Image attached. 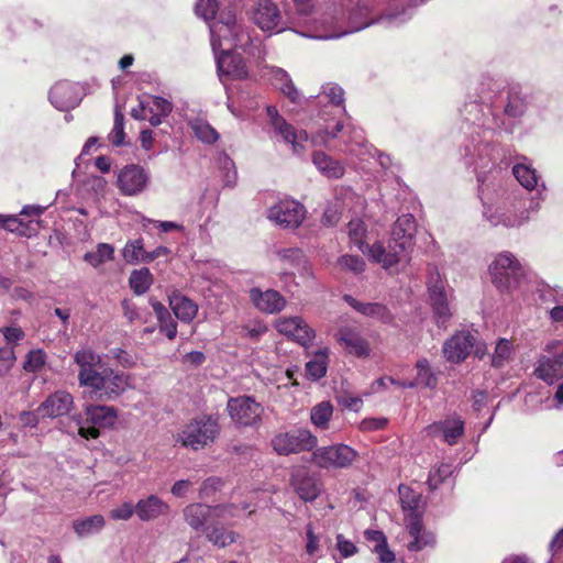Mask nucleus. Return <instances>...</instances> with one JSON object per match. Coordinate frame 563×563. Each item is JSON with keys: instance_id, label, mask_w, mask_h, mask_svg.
Wrapping results in <instances>:
<instances>
[{"instance_id": "f257e3e1", "label": "nucleus", "mask_w": 563, "mask_h": 563, "mask_svg": "<svg viewBox=\"0 0 563 563\" xmlns=\"http://www.w3.org/2000/svg\"><path fill=\"white\" fill-rule=\"evenodd\" d=\"M476 100L464 104L461 110L467 134L461 155L467 166L477 174L478 190L484 199L486 191L500 181L501 163L506 157L504 148L494 143V133L504 125V115L520 118L528 109V99L520 87L503 86L487 79L481 82Z\"/></svg>"}, {"instance_id": "f03ea898", "label": "nucleus", "mask_w": 563, "mask_h": 563, "mask_svg": "<svg viewBox=\"0 0 563 563\" xmlns=\"http://www.w3.org/2000/svg\"><path fill=\"white\" fill-rule=\"evenodd\" d=\"M417 231L416 220L412 214L400 216L391 230L388 245L376 242L368 246L364 242L366 227L360 219L351 220L347 224L350 242L371 260L382 265L384 269H393L398 265H407L411 260Z\"/></svg>"}, {"instance_id": "7ed1b4c3", "label": "nucleus", "mask_w": 563, "mask_h": 563, "mask_svg": "<svg viewBox=\"0 0 563 563\" xmlns=\"http://www.w3.org/2000/svg\"><path fill=\"white\" fill-rule=\"evenodd\" d=\"M410 16L411 9L409 5L405 7L404 4H394L389 5L385 10H380L378 4L372 0H360L350 12L349 29L343 30L338 25L339 20L335 16L327 15L321 21L324 29L322 32L301 34L318 40H332L339 38L349 33L361 31L372 24H382L386 27L399 26L407 22Z\"/></svg>"}, {"instance_id": "20e7f679", "label": "nucleus", "mask_w": 563, "mask_h": 563, "mask_svg": "<svg viewBox=\"0 0 563 563\" xmlns=\"http://www.w3.org/2000/svg\"><path fill=\"white\" fill-rule=\"evenodd\" d=\"M74 360L79 367V385L88 388L96 399H117L130 386V376L124 372L99 367L101 357L91 349L77 351Z\"/></svg>"}, {"instance_id": "39448f33", "label": "nucleus", "mask_w": 563, "mask_h": 563, "mask_svg": "<svg viewBox=\"0 0 563 563\" xmlns=\"http://www.w3.org/2000/svg\"><path fill=\"white\" fill-rule=\"evenodd\" d=\"M311 143L358 157L369 153L371 146L367 144L362 129L354 125L344 126L340 121L332 126L327 124L316 132L311 136Z\"/></svg>"}, {"instance_id": "423d86ee", "label": "nucleus", "mask_w": 563, "mask_h": 563, "mask_svg": "<svg viewBox=\"0 0 563 563\" xmlns=\"http://www.w3.org/2000/svg\"><path fill=\"white\" fill-rule=\"evenodd\" d=\"M489 274L494 286L509 295L522 289L527 276L526 267L508 251L496 255L489 265Z\"/></svg>"}, {"instance_id": "0eeeda50", "label": "nucleus", "mask_w": 563, "mask_h": 563, "mask_svg": "<svg viewBox=\"0 0 563 563\" xmlns=\"http://www.w3.org/2000/svg\"><path fill=\"white\" fill-rule=\"evenodd\" d=\"M219 433L218 419L209 415H201L185 426L179 434V440L184 446L198 451L210 445Z\"/></svg>"}, {"instance_id": "6e6552de", "label": "nucleus", "mask_w": 563, "mask_h": 563, "mask_svg": "<svg viewBox=\"0 0 563 563\" xmlns=\"http://www.w3.org/2000/svg\"><path fill=\"white\" fill-rule=\"evenodd\" d=\"M271 136L291 145L295 154L305 152V143L308 141V133L305 130H296L286 119L279 114L275 106L266 107Z\"/></svg>"}, {"instance_id": "1a4fd4ad", "label": "nucleus", "mask_w": 563, "mask_h": 563, "mask_svg": "<svg viewBox=\"0 0 563 563\" xmlns=\"http://www.w3.org/2000/svg\"><path fill=\"white\" fill-rule=\"evenodd\" d=\"M227 410L232 421L240 427L257 428L264 413L263 406L251 396L231 397Z\"/></svg>"}, {"instance_id": "9d476101", "label": "nucleus", "mask_w": 563, "mask_h": 563, "mask_svg": "<svg viewBox=\"0 0 563 563\" xmlns=\"http://www.w3.org/2000/svg\"><path fill=\"white\" fill-rule=\"evenodd\" d=\"M253 22L264 32L280 33L291 29L273 0H258L252 9Z\"/></svg>"}, {"instance_id": "9b49d317", "label": "nucleus", "mask_w": 563, "mask_h": 563, "mask_svg": "<svg viewBox=\"0 0 563 563\" xmlns=\"http://www.w3.org/2000/svg\"><path fill=\"white\" fill-rule=\"evenodd\" d=\"M318 440L307 429H296L279 433L272 440L274 451L279 455H289L302 451H310L317 446Z\"/></svg>"}, {"instance_id": "f8f14e48", "label": "nucleus", "mask_w": 563, "mask_h": 563, "mask_svg": "<svg viewBox=\"0 0 563 563\" xmlns=\"http://www.w3.org/2000/svg\"><path fill=\"white\" fill-rule=\"evenodd\" d=\"M358 453L347 444L339 443L317 449L312 453L313 462L321 468H347L357 459Z\"/></svg>"}, {"instance_id": "ddd939ff", "label": "nucleus", "mask_w": 563, "mask_h": 563, "mask_svg": "<svg viewBox=\"0 0 563 563\" xmlns=\"http://www.w3.org/2000/svg\"><path fill=\"white\" fill-rule=\"evenodd\" d=\"M86 423L85 426L81 418L77 420L78 432L82 438L95 439L99 435V428L112 427L117 420V410L114 407L88 405L85 409Z\"/></svg>"}, {"instance_id": "4468645a", "label": "nucleus", "mask_w": 563, "mask_h": 563, "mask_svg": "<svg viewBox=\"0 0 563 563\" xmlns=\"http://www.w3.org/2000/svg\"><path fill=\"white\" fill-rule=\"evenodd\" d=\"M428 291L434 322L439 328L446 329L452 317V309L438 272L430 274Z\"/></svg>"}, {"instance_id": "2eb2a0df", "label": "nucleus", "mask_w": 563, "mask_h": 563, "mask_svg": "<svg viewBox=\"0 0 563 563\" xmlns=\"http://www.w3.org/2000/svg\"><path fill=\"white\" fill-rule=\"evenodd\" d=\"M210 35L213 52L222 46V40L241 48H244L250 41L249 35L236 33L235 15L231 11L221 14L220 20L210 25Z\"/></svg>"}, {"instance_id": "dca6fc26", "label": "nucleus", "mask_w": 563, "mask_h": 563, "mask_svg": "<svg viewBox=\"0 0 563 563\" xmlns=\"http://www.w3.org/2000/svg\"><path fill=\"white\" fill-rule=\"evenodd\" d=\"M305 217V207L292 199L280 200L267 209V219L285 229L298 228Z\"/></svg>"}, {"instance_id": "f3484780", "label": "nucleus", "mask_w": 563, "mask_h": 563, "mask_svg": "<svg viewBox=\"0 0 563 563\" xmlns=\"http://www.w3.org/2000/svg\"><path fill=\"white\" fill-rule=\"evenodd\" d=\"M238 506H217L211 507L206 504H190L184 509V518L186 522L196 531L205 530L208 520L216 514L218 517H234Z\"/></svg>"}, {"instance_id": "a211bd4d", "label": "nucleus", "mask_w": 563, "mask_h": 563, "mask_svg": "<svg viewBox=\"0 0 563 563\" xmlns=\"http://www.w3.org/2000/svg\"><path fill=\"white\" fill-rule=\"evenodd\" d=\"M232 46L234 45L229 42L228 48L222 49L221 46L217 52H213L216 56L218 76L221 81H223L224 78L244 79L249 74L244 59L240 54L231 51Z\"/></svg>"}, {"instance_id": "6ab92c4d", "label": "nucleus", "mask_w": 563, "mask_h": 563, "mask_svg": "<svg viewBox=\"0 0 563 563\" xmlns=\"http://www.w3.org/2000/svg\"><path fill=\"white\" fill-rule=\"evenodd\" d=\"M148 183V172L137 164L124 166L118 175V187L124 196L140 195L146 189Z\"/></svg>"}, {"instance_id": "aec40b11", "label": "nucleus", "mask_w": 563, "mask_h": 563, "mask_svg": "<svg viewBox=\"0 0 563 563\" xmlns=\"http://www.w3.org/2000/svg\"><path fill=\"white\" fill-rule=\"evenodd\" d=\"M553 349L539 358L534 369L536 376L548 384L563 378V342H556Z\"/></svg>"}, {"instance_id": "412c9836", "label": "nucleus", "mask_w": 563, "mask_h": 563, "mask_svg": "<svg viewBox=\"0 0 563 563\" xmlns=\"http://www.w3.org/2000/svg\"><path fill=\"white\" fill-rule=\"evenodd\" d=\"M81 98V88L77 84L67 80L56 82L49 90L51 103L60 111L76 108Z\"/></svg>"}, {"instance_id": "4be33fe9", "label": "nucleus", "mask_w": 563, "mask_h": 563, "mask_svg": "<svg viewBox=\"0 0 563 563\" xmlns=\"http://www.w3.org/2000/svg\"><path fill=\"white\" fill-rule=\"evenodd\" d=\"M475 336L468 331H459L443 344V355L448 362L461 363L475 346Z\"/></svg>"}, {"instance_id": "5701e85b", "label": "nucleus", "mask_w": 563, "mask_h": 563, "mask_svg": "<svg viewBox=\"0 0 563 563\" xmlns=\"http://www.w3.org/2000/svg\"><path fill=\"white\" fill-rule=\"evenodd\" d=\"M275 327L280 334L294 339L302 346H307L314 338V331L301 317L279 318Z\"/></svg>"}, {"instance_id": "b1692460", "label": "nucleus", "mask_w": 563, "mask_h": 563, "mask_svg": "<svg viewBox=\"0 0 563 563\" xmlns=\"http://www.w3.org/2000/svg\"><path fill=\"white\" fill-rule=\"evenodd\" d=\"M483 216L493 227L517 228L528 221L526 210H520L518 213L516 205L511 209L484 205Z\"/></svg>"}, {"instance_id": "393cba45", "label": "nucleus", "mask_w": 563, "mask_h": 563, "mask_svg": "<svg viewBox=\"0 0 563 563\" xmlns=\"http://www.w3.org/2000/svg\"><path fill=\"white\" fill-rule=\"evenodd\" d=\"M338 342L356 357H367L371 353L368 341L355 325H343L336 332Z\"/></svg>"}, {"instance_id": "a878e982", "label": "nucleus", "mask_w": 563, "mask_h": 563, "mask_svg": "<svg viewBox=\"0 0 563 563\" xmlns=\"http://www.w3.org/2000/svg\"><path fill=\"white\" fill-rule=\"evenodd\" d=\"M74 405L73 396L65 390H57L48 395L37 407L41 418H57L67 415Z\"/></svg>"}, {"instance_id": "bb28decb", "label": "nucleus", "mask_w": 563, "mask_h": 563, "mask_svg": "<svg viewBox=\"0 0 563 563\" xmlns=\"http://www.w3.org/2000/svg\"><path fill=\"white\" fill-rule=\"evenodd\" d=\"M250 299L256 309L264 313H278L286 306V299L274 289H267L265 291L257 287L251 288Z\"/></svg>"}, {"instance_id": "cd10ccee", "label": "nucleus", "mask_w": 563, "mask_h": 563, "mask_svg": "<svg viewBox=\"0 0 563 563\" xmlns=\"http://www.w3.org/2000/svg\"><path fill=\"white\" fill-rule=\"evenodd\" d=\"M169 510V505L155 494L147 495L136 503V517L141 521H154L167 516Z\"/></svg>"}, {"instance_id": "c85d7f7f", "label": "nucleus", "mask_w": 563, "mask_h": 563, "mask_svg": "<svg viewBox=\"0 0 563 563\" xmlns=\"http://www.w3.org/2000/svg\"><path fill=\"white\" fill-rule=\"evenodd\" d=\"M427 430L434 437H442L449 445H454L464 433V421L460 418H448L430 424Z\"/></svg>"}, {"instance_id": "c756f323", "label": "nucleus", "mask_w": 563, "mask_h": 563, "mask_svg": "<svg viewBox=\"0 0 563 563\" xmlns=\"http://www.w3.org/2000/svg\"><path fill=\"white\" fill-rule=\"evenodd\" d=\"M268 75L272 85L278 89L290 102H301L303 97L294 85L289 74L285 69L272 66L268 68Z\"/></svg>"}, {"instance_id": "7c9ffc66", "label": "nucleus", "mask_w": 563, "mask_h": 563, "mask_svg": "<svg viewBox=\"0 0 563 563\" xmlns=\"http://www.w3.org/2000/svg\"><path fill=\"white\" fill-rule=\"evenodd\" d=\"M343 299L354 310L365 317L376 319L383 323H389L393 320V314L389 309L379 302H362L353 298L351 295H344Z\"/></svg>"}, {"instance_id": "2f4dec72", "label": "nucleus", "mask_w": 563, "mask_h": 563, "mask_svg": "<svg viewBox=\"0 0 563 563\" xmlns=\"http://www.w3.org/2000/svg\"><path fill=\"white\" fill-rule=\"evenodd\" d=\"M408 533L412 540L408 543L410 551H421L427 547H433L435 537L432 532L426 531L422 526L420 516H415L407 525Z\"/></svg>"}, {"instance_id": "473e14b6", "label": "nucleus", "mask_w": 563, "mask_h": 563, "mask_svg": "<svg viewBox=\"0 0 563 563\" xmlns=\"http://www.w3.org/2000/svg\"><path fill=\"white\" fill-rule=\"evenodd\" d=\"M294 487L298 496L305 501L314 500L321 493L319 479L305 472L298 473L294 477Z\"/></svg>"}, {"instance_id": "72a5a7b5", "label": "nucleus", "mask_w": 563, "mask_h": 563, "mask_svg": "<svg viewBox=\"0 0 563 563\" xmlns=\"http://www.w3.org/2000/svg\"><path fill=\"white\" fill-rule=\"evenodd\" d=\"M312 163L316 168L327 178L339 179L344 175L345 172L342 163L321 151L313 152Z\"/></svg>"}, {"instance_id": "f704fd0d", "label": "nucleus", "mask_w": 563, "mask_h": 563, "mask_svg": "<svg viewBox=\"0 0 563 563\" xmlns=\"http://www.w3.org/2000/svg\"><path fill=\"white\" fill-rule=\"evenodd\" d=\"M169 306L176 318L183 322H190L198 312V305L179 292L169 296Z\"/></svg>"}, {"instance_id": "c9c22d12", "label": "nucleus", "mask_w": 563, "mask_h": 563, "mask_svg": "<svg viewBox=\"0 0 563 563\" xmlns=\"http://www.w3.org/2000/svg\"><path fill=\"white\" fill-rule=\"evenodd\" d=\"M364 538L371 547V550L377 554L379 562L395 561V553L388 548L387 538L383 531L366 530Z\"/></svg>"}, {"instance_id": "e433bc0d", "label": "nucleus", "mask_w": 563, "mask_h": 563, "mask_svg": "<svg viewBox=\"0 0 563 563\" xmlns=\"http://www.w3.org/2000/svg\"><path fill=\"white\" fill-rule=\"evenodd\" d=\"M150 302L157 318L161 332H164L169 340H173L177 334V323L163 303L155 299H151Z\"/></svg>"}, {"instance_id": "4c0bfd02", "label": "nucleus", "mask_w": 563, "mask_h": 563, "mask_svg": "<svg viewBox=\"0 0 563 563\" xmlns=\"http://www.w3.org/2000/svg\"><path fill=\"white\" fill-rule=\"evenodd\" d=\"M106 525V520L101 515H93L73 522L75 533L79 538H88L99 533Z\"/></svg>"}, {"instance_id": "58836bf2", "label": "nucleus", "mask_w": 563, "mask_h": 563, "mask_svg": "<svg viewBox=\"0 0 563 563\" xmlns=\"http://www.w3.org/2000/svg\"><path fill=\"white\" fill-rule=\"evenodd\" d=\"M277 256L286 264L302 269L307 275H312L311 266L302 250L298 247L280 249L277 251Z\"/></svg>"}, {"instance_id": "ea45409f", "label": "nucleus", "mask_w": 563, "mask_h": 563, "mask_svg": "<svg viewBox=\"0 0 563 563\" xmlns=\"http://www.w3.org/2000/svg\"><path fill=\"white\" fill-rule=\"evenodd\" d=\"M512 174L522 187L528 190L538 187L539 176L534 168L527 163H518L512 167Z\"/></svg>"}, {"instance_id": "a19ab883", "label": "nucleus", "mask_w": 563, "mask_h": 563, "mask_svg": "<svg viewBox=\"0 0 563 563\" xmlns=\"http://www.w3.org/2000/svg\"><path fill=\"white\" fill-rule=\"evenodd\" d=\"M114 257V247L108 243L97 244L96 251L87 252L84 261L97 268L106 262L112 261Z\"/></svg>"}, {"instance_id": "79ce46f5", "label": "nucleus", "mask_w": 563, "mask_h": 563, "mask_svg": "<svg viewBox=\"0 0 563 563\" xmlns=\"http://www.w3.org/2000/svg\"><path fill=\"white\" fill-rule=\"evenodd\" d=\"M453 465L451 463H440L434 465L427 479V485L430 490L438 489L443 483H445L453 475Z\"/></svg>"}, {"instance_id": "37998d69", "label": "nucleus", "mask_w": 563, "mask_h": 563, "mask_svg": "<svg viewBox=\"0 0 563 563\" xmlns=\"http://www.w3.org/2000/svg\"><path fill=\"white\" fill-rule=\"evenodd\" d=\"M399 496L404 511L410 512V520L415 516H419V509L421 507V495L416 493L413 489L401 485L399 487Z\"/></svg>"}, {"instance_id": "c03bdc74", "label": "nucleus", "mask_w": 563, "mask_h": 563, "mask_svg": "<svg viewBox=\"0 0 563 563\" xmlns=\"http://www.w3.org/2000/svg\"><path fill=\"white\" fill-rule=\"evenodd\" d=\"M195 136L206 144H213L219 139V133L205 120L195 119L189 122Z\"/></svg>"}, {"instance_id": "a18cd8bd", "label": "nucleus", "mask_w": 563, "mask_h": 563, "mask_svg": "<svg viewBox=\"0 0 563 563\" xmlns=\"http://www.w3.org/2000/svg\"><path fill=\"white\" fill-rule=\"evenodd\" d=\"M129 283L134 294L140 296L150 289L153 283V276L148 268L143 267L131 273Z\"/></svg>"}, {"instance_id": "49530a36", "label": "nucleus", "mask_w": 563, "mask_h": 563, "mask_svg": "<svg viewBox=\"0 0 563 563\" xmlns=\"http://www.w3.org/2000/svg\"><path fill=\"white\" fill-rule=\"evenodd\" d=\"M146 251L144 249L143 239L130 240L122 250V256L128 264L144 263Z\"/></svg>"}, {"instance_id": "de8ad7c7", "label": "nucleus", "mask_w": 563, "mask_h": 563, "mask_svg": "<svg viewBox=\"0 0 563 563\" xmlns=\"http://www.w3.org/2000/svg\"><path fill=\"white\" fill-rule=\"evenodd\" d=\"M333 413V406L330 401H322L312 407L310 412V419L313 426L324 430L328 428V423Z\"/></svg>"}, {"instance_id": "09e8293b", "label": "nucleus", "mask_w": 563, "mask_h": 563, "mask_svg": "<svg viewBox=\"0 0 563 563\" xmlns=\"http://www.w3.org/2000/svg\"><path fill=\"white\" fill-rule=\"evenodd\" d=\"M327 353L318 351L313 358L306 364L307 376L313 380H318L327 374Z\"/></svg>"}, {"instance_id": "8fccbe9b", "label": "nucleus", "mask_w": 563, "mask_h": 563, "mask_svg": "<svg viewBox=\"0 0 563 563\" xmlns=\"http://www.w3.org/2000/svg\"><path fill=\"white\" fill-rule=\"evenodd\" d=\"M208 540L217 547L224 548L236 541L238 534L223 527H213L207 533Z\"/></svg>"}, {"instance_id": "3c124183", "label": "nucleus", "mask_w": 563, "mask_h": 563, "mask_svg": "<svg viewBox=\"0 0 563 563\" xmlns=\"http://www.w3.org/2000/svg\"><path fill=\"white\" fill-rule=\"evenodd\" d=\"M512 352L511 342L507 339H499L492 355V365L494 367H503L511 358Z\"/></svg>"}, {"instance_id": "603ef678", "label": "nucleus", "mask_w": 563, "mask_h": 563, "mask_svg": "<svg viewBox=\"0 0 563 563\" xmlns=\"http://www.w3.org/2000/svg\"><path fill=\"white\" fill-rule=\"evenodd\" d=\"M329 101L332 107H341L342 111L345 112L344 103V90L336 84L328 82L322 86V91L319 96Z\"/></svg>"}, {"instance_id": "864d4df0", "label": "nucleus", "mask_w": 563, "mask_h": 563, "mask_svg": "<svg viewBox=\"0 0 563 563\" xmlns=\"http://www.w3.org/2000/svg\"><path fill=\"white\" fill-rule=\"evenodd\" d=\"M47 355L42 349L30 351L23 363V368L30 373H38L46 365Z\"/></svg>"}, {"instance_id": "5fc2aeb1", "label": "nucleus", "mask_w": 563, "mask_h": 563, "mask_svg": "<svg viewBox=\"0 0 563 563\" xmlns=\"http://www.w3.org/2000/svg\"><path fill=\"white\" fill-rule=\"evenodd\" d=\"M109 141L114 146L124 145L125 132H124V115L117 108L114 111V122L111 132L108 135Z\"/></svg>"}, {"instance_id": "6e6d98bb", "label": "nucleus", "mask_w": 563, "mask_h": 563, "mask_svg": "<svg viewBox=\"0 0 563 563\" xmlns=\"http://www.w3.org/2000/svg\"><path fill=\"white\" fill-rule=\"evenodd\" d=\"M338 265L354 275L362 274L366 268L365 261L358 255L345 254L338 258Z\"/></svg>"}, {"instance_id": "4d7b16f0", "label": "nucleus", "mask_w": 563, "mask_h": 563, "mask_svg": "<svg viewBox=\"0 0 563 563\" xmlns=\"http://www.w3.org/2000/svg\"><path fill=\"white\" fill-rule=\"evenodd\" d=\"M294 3L298 22L309 23L317 21L316 18L312 16L314 14L312 0H294Z\"/></svg>"}, {"instance_id": "13d9d810", "label": "nucleus", "mask_w": 563, "mask_h": 563, "mask_svg": "<svg viewBox=\"0 0 563 563\" xmlns=\"http://www.w3.org/2000/svg\"><path fill=\"white\" fill-rule=\"evenodd\" d=\"M133 515H136V504L132 501H124L109 512L111 519L123 521L130 520Z\"/></svg>"}, {"instance_id": "bf43d9fd", "label": "nucleus", "mask_w": 563, "mask_h": 563, "mask_svg": "<svg viewBox=\"0 0 563 563\" xmlns=\"http://www.w3.org/2000/svg\"><path fill=\"white\" fill-rule=\"evenodd\" d=\"M195 10L197 15L205 21H210L216 16L218 2L217 0H198Z\"/></svg>"}, {"instance_id": "052dcab7", "label": "nucleus", "mask_w": 563, "mask_h": 563, "mask_svg": "<svg viewBox=\"0 0 563 563\" xmlns=\"http://www.w3.org/2000/svg\"><path fill=\"white\" fill-rule=\"evenodd\" d=\"M151 99H152V106L150 107L147 104L150 112H156L163 117H168L172 113L173 103L169 100H167L163 97H158V96H153V97H151Z\"/></svg>"}, {"instance_id": "680f3d73", "label": "nucleus", "mask_w": 563, "mask_h": 563, "mask_svg": "<svg viewBox=\"0 0 563 563\" xmlns=\"http://www.w3.org/2000/svg\"><path fill=\"white\" fill-rule=\"evenodd\" d=\"M223 485V482L220 477L211 476L205 479L199 489V496L201 498H207L218 492Z\"/></svg>"}, {"instance_id": "e2e57ef3", "label": "nucleus", "mask_w": 563, "mask_h": 563, "mask_svg": "<svg viewBox=\"0 0 563 563\" xmlns=\"http://www.w3.org/2000/svg\"><path fill=\"white\" fill-rule=\"evenodd\" d=\"M336 549L342 558H350L357 553V547L343 534L336 536Z\"/></svg>"}, {"instance_id": "0e129e2a", "label": "nucleus", "mask_w": 563, "mask_h": 563, "mask_svg": "<svg viewBox=\"0 0 563 563\" xmlns=\"http://www.w3.org/2000/svg\"><path fill=\"white\" fill-rule=\"evenodd\" d=\"M267 327L264 323L256 322L254 324H246L242 328V333L250 340L257 341L263 334L267 332Z\"/></svg>"}, {"instance_id": "69168bd1", "label": "nucleus", "mask_w": 563, "mask_h": 563, "mask_svg": "<svg viewBox=\"0 0 563 563\" xmlns=\"http://www.w3.org/2000/svg\"><path fill=\"white\" fill-rule=\"evenodd\" d=\"M15 355L13 349L0 347V376L7 374L13 366Z\"/></svg>"}, {"instance_id": "338daca9", "label": "nucleus", "mask_w": 563, "mask_h": 563, "mask_svg": "<svg viewBox=\"0 0 563 563\" xmlns=\"http://www.w3.org/2000/svg\"><path fill=\"white\" fill-rule=\"evenodd\" d=\"M3 228L20 235H26L27 227L16 216L4 217Z\"/></svg>"}, {"instance_id": "774afa93", "label": "nucleus", "mask_w": 563, "mask_h": 563, "mask_svg": "<svg viewBox=\"0 0 563 563\" xmlns=\"http://www.w3.org/2000/svg\"><path fill=\"white\" fill-rule=\"evenodd\" d=\"M517 211L526 210V214H528V220L530 219V216L532 213L538 212L540 208V199L539 198H528V199H521L516 203Z\"/></svg>"}]
</instances>
